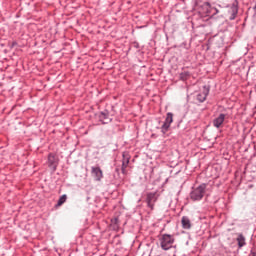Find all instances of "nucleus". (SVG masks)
Instances as JSON below:
<instances>
[{"mask_svg": "<svg viewBox=\"0 0 256 256\" xmlns=\"http://www.w3.org/2000/svg\"><path fill=\"white\" fill-rule=\"evenodd\" d=\"M16 45H17V41H14V42H12V44H11V49H13V47H16Z\"/></svg>", "mask_w": 256, "mask_h": 256, "instance_id": "obj_18", "label": "nucleus"}, {"mask_svg": "<svg viewBox=\"0 0 256 256\" xmlns=\"http://www.w3.org/2000/svg\"><path fill=\"white\" fill-rule=\"evenodd\" d=\"M205 193H207V183H201L197 187H192L189 194L190 200L194 201V203L202 201Z\"/></svg>", "mask_w": 256, "mask_h": 256, "instance_id": "obj_1", "label": "nucleus"}, {"mask_svg": "<svg viewBox=\"0 0 256 256\" xmlns=\"http://www.w3.org/2000/svg\"><path fill=\"white\" fill-rule=\"evenodd\" d=\"M200 13H202L203 15H209L211 13V3L203 2L200 5Z\"/></svg>", "mask_w": 256, "mask_h": 256, "instance_id": "obj_12", "label": "nucleus"}, {"mask_svg": "<svg viewBox=\"0 0 256 256\" xmlns=\"http://www.w3.org/2000/svg\"><path fill=\"white\" fill-rule=\"evenodd\" d=\"M122 157L121 171L123 175H127V167H129V161L131 160V157H129L127 152H123Z\"/></svg>", "mask_w": 256, "mask_h": 256, "instance_id": "obj_7", "label": "nucleus"}, {"mask_svg": "<svg viewBox=\"0 0 256 256\" xmlns=\"http://www.w3.org/2000/svg\"><path fill=\"white\" fill-rule=\"evenodd\" d=\"M182 228L189 230L191 229V220L187 216H183L181 219Z\"/></svg>", "mask_w": 256, "mask_h": 256, "instance_id": "obj_13", "label": "nucleus"}, {"mask_svg": "<svg viewBox=\"0 0 256 256\" xmlns=\"http://www.w3.org/2000/svg\"><path fill=\"white\" fill-rule=\"evenodd\" d=\"M236 241L238 243L239 249H242V247H245V245H247V242L245 241V236L241 233L238 234Z\"/></svg>", "mask_w": 256, "mask_h": 256, "instance_id": "obj_14", "label": "nucleus"}, {"mask_svg": "<svg viewBox=\"0 0 256 256\" xmlns=\"http://www.w3.org/2000/svg\"><path fill=\"white\" fill-rule=\"evenodd\" d=\"M211 9H212V11H215L214 15H217V13H219V9H217V8H211Z\"/></svg>", "mask_w": 256, "mask_h": 256, "instance_id": "obj_17", "label": "nucleus"}, {"mask_svg": "<svg viewBox=\"0 0 256 256\" xmlns=\"http://www.w3.org/2000/svg\"><path fill=\"white\" fill-rule=\"evenodd\" d=\"M160 247L163 251H169V249H173V244L175 243V237L171 234H162L159 239Z\"/></svg>", "mask_w": 256, "mask_h": 256, "instance_id": "obj_2", "label": "nucleus"}, {"mask_svg": "<svg viewBox=\"0 0 256 256\" xmlns=\"http://www.w3.org/2000/svg\"><path fill=\"white\" fill-rule=\"evenodd\" d=\"M191 77V73L189 71H184L180 73V81H187Z\"/></svg>", "mask_w": 256, "mask_h": 256, "instance_id": "obj_15", "label": "nucleus"}, {"mask_svg": "<svg viewBox=\"0 0 256 256\" xmlns=\"http://www.w3.org/2000/svg\"><path fill=\"white\" fill-rule=\"evenodd\" d=\"M209 95V87L203 86V90L197 94L196 99L199 103H205L207 96Z\"/></svg>", "mask_w": 256, "mask_h": 256, "instance_id": "obj_8", "label": "nucleus"}, {"mask_svg": "<svg viewBox=\"0 0 256 256\" xmlns=\"http://www.w3.org/2000/svg\"><path fill=\"white\" fill-rule=\"evenodd\" d=\"M159 199V194L157 192H148L146 194V205L148 209L153 211L155 209V204L157 203V200Z\"/></svg>", "mask_w": 256, "mask_h": 256, "instance_id": "obj_4", "label": "nucleus"}, {"mask_svg": "<svg viewBox=\"0 0 256 256\" xmlns=\"http://www.w3.org/2000/svg\"><path fill=\"white\" fill-rule=\"evenodd\" d=\"M171 123H173V113L168 112L166 114L165 121L160 127L162 135H166L169 132V129L171 128Z\"/></svg>", "mask_w": 256, "mask_h": 256, "instance_id": "obj_5", "label": "nucleus"}, {"mask_svg": "<svg viewBox=\"0 0 256 256\" xmlns=\"http://www.w3.org/2000/svg\"><path fill=\"white\" fill-rule=\"evenodd\" d=\"M226 7L228 8L229 21H235L239 14V0H233L232 4Z\"/></svg>", "mask_w": 256, "mask_h": 256, "instance_id": "obj_3", "label": "nucleus"}, {"mask_svg": "<svg viewBox=\"0 0 256 256\" xmlns=\"http://www.w3.org/2000/svg\"><path fill=\"white\" fill-rule=\"evenodd\" d=\"M100 123L103 125H107L108 123H111V118L109 117V110H103L98 115Z\"/></svg>", "mask_w": 256, "mask_h": 256, "instance_id": "obj_10", "label": "nucleus"}, {"mask_svg": "<svg viewBox=\"0 0 256 256\" xmlns=\"http://www.w3.org/2000/svg\"><path fill=\"white\" fill-rule=\"evenodd\" d=\"M66 201H67L66 194L60 196V198L58 199V202H57V207H61V205H63Z\"/></svg>", "mask_w": 256, "mask_h": 256, "instance_id": "obj_16", "label": "nucleus"}, {"mask_svg": "<svg viewBox=\"0 0 256 256\" xmlns=\"http://www.w3.org/2000/svg\"><path fill=\"white\" fill-rule=\"evenodd\" d=\"M91 173L95 181H101V179H103V170H101L99 166H92Z\"/></svg>", "mask_w": 256, "mask_h": 256, "instance_id": "obj_9", "label": "nucleus"}, {"mask_svg": "<svg viewBox=\"0 0 256 256\" xmlns=\"http://www.w3.org/2000/svg\"><path fill=\"white\" fill-rule=\"evenodd\" d=\"M254 91H255V93H256V83H255V85H254Z\"/></svg>", "mask_w": 256, "mask_h": 256, "instance_id": "obj_19", "label": "nucleus"}, {"mask_svg": "<svg viewBox=\"0 0 256 256\" xmlns=\"http://www.w3.org/2000/svg\"><path fill=\"white\" fill-rule=\"evenodd\" d=\"M59 166V158L55 156V154L50 153L48 155V167L51 169V171L55 172L57 171V167Z\"/></svg>", "mask_w": 256, "mask_h": 256, "instance_id": "obj_6", "label": "nucleus"}, {"mask_svg": "<svg viewBox=\"0 0 256 256\" xmlns=\"http://www.w3.org/2000/svg\"><path fill=\"white\" fill-rule=\"evenodd\" d=\"M225 123V114L221 113L219 114L213 121V127L216 129H220V127Z\"/></svg>", "mask_w": 256, "mask_h": 256, "instance_id": "obj_11", "label": "nucleus"}]
</instances>
